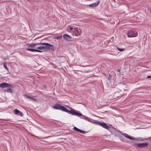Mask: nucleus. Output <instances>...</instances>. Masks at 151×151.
<instances>
[{"instance_id":"nucleus-1","label":"nucleus","mask_w":151,"mask_h":151,"mask_svg":"<svg viewBox=\"0 0 151 151\" xmlns=\"http://www.w3.org/2000/svg\"><path fill=\"white\" fill-rule=\"evenodd\" d=\"M52 107L55 109L62 110L66 112L70 113L73 115L77 116H79L81 115L80 113L78 112L77 111H75L73 110L69 111L65 107L58 104H57L53 106Z\"/></svg>"},{"instance_id":"nucleus-2","label":"nucleus","mask_w":151,"mask_h":151,"mask_svg":"<svg viewBox=\"0 0 151 151\" xmlns=\"http://www.w3.org/2000/svg\"><path fill=\"white\" fill-rule=\"evenodd\" d=\"M38 45L40 46H37V47L39 50H43L45 51H47V50H53L52 48V45L47 43H38Z\"/></svg>"},{"instance_id":"nucleus-3","label":"nucleus","mask_w":151,"mask_h":151,"mask_svg":"<svg viewBox=\"0 0 151 151\" xmlns=\"http://www.w3.org/2000/svg\"><path fill=\"white\" fill-rule=\"evenodd\" d=\"M74 28V30L73 31V33L75 34V36H81L82 33L81 29L78 27H76Z\"/></svg>"},{"instance_id":"nucleus-4","label":"nucleus","mask_w":151,"mask_h":151,"mask_svg":"<svg viewBox=\"0 0 151 151\" xmlns=\"http://www.w3.org/2000/svg\"><path fill=\"white\" fill-rule=\"evenodd\" d=\"M94 123L96 124L99 125L100 126H101L103 127V128L107 129V130H109L110 128V127L108 125L106 124V123L103 122H94Z\"/></svg>"},{"instance_id":"nucleus-5","label":"nucleus","mask_w":151,"mask_h":151,"mask_svg":"<svg viewBox=\"0 0 151 151\" xmlns=\"http://www.w3.org/2000/svg\"><path fill=\"white\" fill-rule=\"evenodd\" d=\"M127 35L128 37H135L138 35L137 32L134 30H129L128 31Z\"/></svg>"},{"instance_id":"nucleus-6","label":"nucleus","mask_w":151,"mask_h":151,"mask_svg":"<svg viewBox=\"0 0 151 151\" xmlns=\"http://www.w3.org/2000/svg\"><path fill=\"white\" fill-rule=\"evenodd\" d=\"M12 85L11 84L8 83H4L0 84V87L2 88H4L12 87Z\"/></svg>"},{"instance_id":"nucleus-7","label":"nucleus","mask_w":151,"mask_h":151,"mask_svg":"<svg viewBox=\"0 0 151 151\" xmlns=\"http://www.w3.org/2000/svg\"><path fill=\"white\" fill-rule=\"evenodd\" d=\"M148 143L145 142L141 143H137L136 145L138 147L140 148H142L147 147L148 145Z\"/></svg>"},{"instance_id":"nucleus-8","label":"nucleus","mask_w":151,"mask_h":151,"mask_svg":"<svg viewBox=\"0 0 151 151\" xmlns=\"http://www.w3.org/2000/svg\"><path fill=\"white\" fill-rule=\"evenodd\" d=\"M80 114H81V115L80 116H78V117H80V116H82V117L81 118L84 119L85 120L88 121L89 122H93V119L85 115H83L81 113Z\"/></svg>"},{"instance_id":"nucleus-9","label":"nucleus","mask_w":151,"mask_h":151,"mask_svg":"<svg viewBox=\"0 0 151 151\" xmlns=\"http://www.w3.org/2000/svg\"><path fill=\"white\" fill-rule=\"evenodd\" d=\"M64 39L66 41H71L72 38L69 35L65 34L63 35Z\"/></svg>"},{"instance_id":"nucleus-10","label":"nucleus","mask_w":151,"mask_h":151,"mask_svg":"<svg viewBox=\"0 0 151 151\" xmlns=\"http://www.w3.org/2000/svg\"><path fill=\"white\" fill-rule=\"evenodd\" d=\"M73 129L75 131H76L77 132H79V133H83V134H84L85 133V132L84 131H82V130L78 129V128H77V127H73Z\"/></svg>"},{"instance_id":"nucleus-11","label":"nucleus","mask_w":151,"mask_h":151,"mask_svg":"<svg viewBox=\"0 0 151 151\" xmlns=\"http://www.w3.org/2000/svg\"><path fill=\"white\" fill-rule=\"evenodd\" d=\"M14 112L15 114H19L18 115L22 116V112L19 111L17 109H15L14 111Z\"/></svg>"},{"instance_id":"nucleus-12","label":"nucleus","mask_w":151,"mask_h":151,"mask_svg":"<svg viewBox=\"0 0 151 151\" xmlns=\"http://www.w3.org/2000/svg\"><path fill=\"white\" fill-rule=\"evenodd\" d=\"M99 1H98L97 3H94L89 5V6L91 7H94L97 6L99 4Z\"/></svg>"},{"instance_id":"nucleus-13","label":"nucleus","mask_w":151,"mask_h":151,"mask_svg":"<svg viewBox=\"0 0 151 151\" xmlns=\"http://www.w3.org/2000/svg\"><path fill=\"white\" fill-rule=\"evenodd\" d=\"M123 135H124L125 137L128 138L129 139L132 140L133 139H134L129 136L128 134L126 133H123L122 134Z\"/></svg>"},{"instance_id":"nucleus-14","label":"nucleus","mask_w":151,"mask_h":151,"mask_svg":"<svg viewBox=\"0 0 151 151\" xmlns=\"http://www.w3.org/2000/svg\"><path fill=\"white\" fill-rule=\"evenodd\" d=\"M26 50L28 51H29L31 52H34V51H37V52H41V51H40L38 50H37L36 49H31V48H27Z\"/></svg>"},{"instance_id":"nucleus-15","label":"nucleus","mask_w":151,"mask_h":151,"mask_svg":"<svg viewBox=\"0 0 151 151\" xmlns=\"http://www.w3.org/2000/svg\"><path fill=\"white\" fill-rule=\"evenodd\" d=\"M38 45V43H35V44L34 43H32L31 44H27L28 46L29 47H35V46H37V45Z\"/></svg>"},{"instance_id":"nucleus-16","label":"nucleus","mask_w":151,"mask_h":151,"mask_svg":"<svg viewBox=\"0 0 151 151\" xmlns=\"http://www.w3.org/2000/svg\"><path fill=\"white\" fill-rule=\"evenodd\" d=\"M24 96L27 99H30L32 100H33L34 101H35L36 100V99H35L33 98H32L31 96H28L27 95H24Z\"/></svg>"},{"instance_id":"nucleus-17","label":"nucleus","mask_w":151,"mask_h":151,"mask_svg":"<svg viewBox=\"0 0 151 151\" xmlns=\"http://www.w3.org/2000/svg\"><path fill=\"white\" fill-rule=\"evenodd\" d=\"M62 37V35H60L59 36H56L54 38V39H56L57 40H60L61 39Z\"/></svg>"},{"instance_id":"nucleus-18","label":"nucleus","mask_w":151,"mask_h":151,"mask_svg":"<svg viewBox=\"0 0 151 151\" xmlns=\"http://www.w3.org/2000/svg\"><path fill=\"white\" fill-rule=\"evenodd\" d=\"M7 62H5L3 63V66L7 70H8V68L7 67L6 63Z\"/></svg>"},{"instance_id":"nucleus-19","label":"nucleus","mask_w":151,"mask_h":151,"mask_svg":"<svg viewBox=\"0 0 151 151\" xmlns=\"http://www.w3.org/2000/svg\"><path fill=\"white\" fill-rule=\"evenodd\" d=\"M117 49L118 50L121 51H123L125 50L124 48L120 47H117Z\"/></svg>"},{"instance_id":"nucleus-20","label":"nucleus","mask_w":151,"mask_h":151,"mask_svg":"<svg viewBox=\"0 0 151 151\" xmlns=\"http://www.w3.org/2000/svg\"><path fill=\"white\" fill-rule=\"evenodd\" d=\"M6 91L9 93H12V91L11 88H9L5 90Z\"/></svg>"},{"instance_id":"nucleus-21","label":"nucleus","mask_w":151,"mask_h":151,"mask_svg":"<svg viewBox=\"0 0 151 151\" xmlns=\"http://www.w3.org/2000/svg\"><path fill=\"white\" fill-rule=\"evenodd\" d=\"M111 77H112V76L110 74H109V76L108 77V79L109 80H110L111 79Z\"/></svg>"},{"instance_id":"nucleus-22","label":"nucleus","mask_w":151,"mask_h":151,"mask_svg":"<svg viewBox=\"0 0 151 151\" xmlns=\"http://www.w3.org/2000/svg\"><path fill=\"white\" fill-rule=\"evenodd\" d=\"M145 139L149 141L151 140V137H149L147 139Z\"/></svg>"},{"instance_id":"nucleus-23","label":"nucleus","mask_w":151,"mask_h":151,"mask_svg":"<svg viewBox=\"0 0 151 151\" xmlns=\"http://www.w3.org/2000/svg\"><path fill=\"white\" fill-rule=\"evenodd\" d=\"M70 30H73V27H70Z\"/></svg>"},{"instance_id":"nucleus-24","label":"nucleus","mask_w":151,"mask_h":151,"mask_svg":"<svg viewBox=\"0 0 151 151\" xmlns=\"http://www.w3.org/2000/svg\"><path fill=\"white\" fill-rule=\"evenodd\" d=\"M147 78H151V76H147Z\"/></svg>"},{"instance_id":"nucleus-25","label":"nucleus","mask_w":151,"mask_h":151,"mask_svg":"<svg viewBox=\"0 0 151 151\" xmlns=\"http://www.w3.org/2000/svg\"><path fill=\"white\" fill-rule=\"evenodd\" d=\"M117 71L118 72H119L120 71V70L119 69H117Z\"/></svg>"},{"instance_id":"nucleus-26","label":"nucleus","mask_w":151,"mask_h":151,"mask_svg":"<svg viewBox=\"0 0 151 151\" xmlns=\"http://www.w3.org/2000/svg\"><path fill=\"white\" fill-rule=\"evenodd\" d=\"M121 140L122 142H125L124 140L123 139H121Z\"/></svg>"},{"instance_id":"nucleus-27","label":"nucleus","mask_w":151,"mask_h":151,"mask_svg":"<svg viewBox=\"0 0 151 151\" xmlns=\"http://www.w3.org/2000/svg\"><path fill=\"white\" fill-rule=\"evenodd\" d=\"M135 60H134V62L135 61Z\"/></svg>"}]
</instances>
